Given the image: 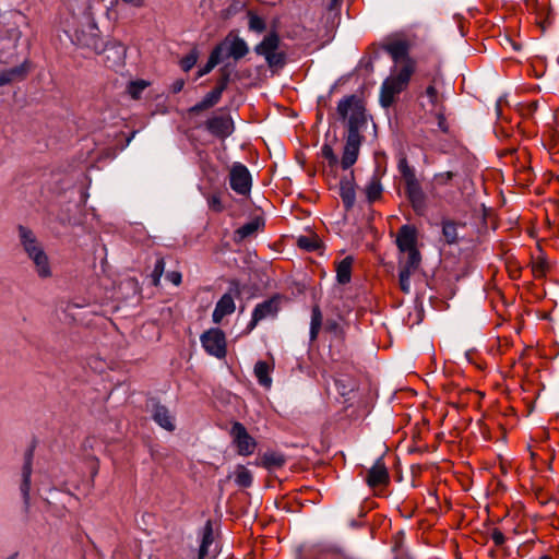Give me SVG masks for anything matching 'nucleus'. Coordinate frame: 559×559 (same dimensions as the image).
<instances>
[{
    "label": "nucleus",
    "mask_w": 559,
    "mask_h": 559,
    "mask_svg": "<svg viewBox=\"0 0 559 559\" xmlns=\"http://www.w3.org/2000/svg\"><path fill=\"white\" fill-rule=\"evenodd\" d=\"M414 41L406 36L396 35L385 40L383 49L391 56L394 66L390 75L384 80L380 92V102L383 107H390L395 97L408 85L415 72V60L409 56Z\"/></svg>",
    "instance_id": "f257e3e1"
},
{
    "label": "nucleus",
    "mask_w": 559,
    "mask_h": 559,
    "mask_svg": "<svg viewBox=\"0 0 559 559\" xmlns=\"http://www.w3.org/2000/svg\"><path fill=\"white\" fill-rule=\"evenodd\" d=\"M337 112L344 120L347 119V135L341 166L343 169H348L357 162L362 141L360 132L366 127L367 121L364 107L355 96L340 100Z\"/></svg>",
    "instance_id": "f03ea898"
},
{
    "label": "nucleus",
    "mask_w": 559,
    "mask_h": 559,
    "mask_svg": "<svg viewBox=\"0 0 559 559\" xmlns=\"http://www.w3.org/2000/svg\"><path fill=\"white\" fill-rule=\"evenodd\" d=\"M73 41L76 45L99 52L103 49V40L99 36V29L92 16L86 17L85 24L74 31Z\"/></svg>",
    "instance_id": "7ed1b4c3"
},
{
    "label": "nucleus",
    "mask_w": 559,
    "mask_h": 559,
    "mask_svg": "<svg viewBox=\"0 0 559 559\" xmlns=\"http://www.w3.org/2000/svg\"><path fill=\"white\" fill-rule=\"evenodd\" d=\"M421 255L418 250L404 252L399 259L400 272L399 282L401 289L408 294L411 292V276L418 270Z\"/></svg>",
    "instance_id": "20e7f679"
},
{
    "label": "nucleus",
    "mask_w": 559,
    "mask_h": 559,
    "mask_svg": "<svg viewBox=\"0 0 559 559\" xmlns=\"http://www.w3.org/2000/svg\"><path fill=\"white\" fill-rule=\"evenodd\" d=\"M230 437L233 444L237 449V453L242 456H249L254 453L257 442L252 436L249 435L246 427L236 421L231 425Z\"/></svg>",
    "instance_id": "39448f33"
},
{
    "label": "nucleus",
    "mask_w": 559,
    "mask_h": 559,
    "mask_svg": "<svg viewBox=\"0 0 559 559\" xmlns=\"http://www.w3.org/2000/svg\"><path fill=\"white\" fill-rule=\"evenodd\" d=\"M200 340L207 354L216 358L226 356V337L222 330L210 329L201 335Z\"/></svg>",
    "instance_id": "423d86ee"
},
{
    "label": "nucleus",
    "mask_w": 559,
    "mask_h": 559,
    "mask_svg": "<svg viewBox=\"0 0 559 559\" xmlns=\"http://www.w3.org/2000/svg\"><path fill=\"white\" fill-rule=\"evenodd\" d=\"M230 188L238 194L246 195L251 189V175L248 168L240 164L235 163L229 171Z\"/></svg>",
    "instance_id": "0eeeda50"
},
{
    "label": "nucleus",
    "mask_w": 559,
    "mask_h": 559,
    "mask_svg": "<svg viewBox=\"0 0 559 559\" xmlns=\"http://www.w3.org/2000/svg\"><path fill=\"white\" fill-rule=\"evenodd\" d=\"M280 296H274L261 304H258L253 309L249 329L252 330L261 320L275 317L280 310Z\"/></svg>",
    "instance_id": "6e6552de"
},
{
    "label": "nucleus",
    "mask_w": 559,
    "mask_h": 559,
    "mask_svg": "<svg viewBox=\"0 0 559 559\" xmlns=\"http://www.w3.org/2000/svg\"><path fill=\"white\" fill-rule=\"evenodd\" d=\"M17 234L20 243L28 258L38 255V253L45 251L43 243L28 227L20 225L17 227Z\"/></svg>",
    "instance_id": "1a4fd4ad"
},
{
    "label": "nucleus",
    "mask_w": 559,
    "mask_h": 559,
    "mask_svg": "<svg viewBox=\"0 0 559 559\" xmlns=\"http://www.w3.org/2000/svg\"><path fill=\"white\" fill-rule=\"evenodd\" d=\"M418 235L417 229L413 225H403L396 235V246L401 253L409 252L417 249Z\"/></svg>",
    "instance_id": "9d476101"
},
{
    "label": "nucleus",
    "mask_w": 559,
    "mask_h": 559,
    "mask_svg": "<svg viewBox=\"0 0 559 559\" xmlns=\"http://www.w3.org/2000/svg\"><path fill=\"white\" fill-rule=\"evenodd\" d=\"M390 476L382 457L377 459L374 464L369 468L366 481L370 488L386 485Z\"/></svg>",
    "instance_id": "9b49d317"
},
{
    "label": "nucleus",
    "mask_w": 559,
    "mask_h": 559,
    "mask_svg": "<svg viewBox=\"0 0 559 559\" xmlns=\"http://www.w3.org/2000/svg\"><path fill=\"white\" fill-rule=\"evenodd\" d=\"M206 129L213 135L224 139L233 132V120L228 116H215L207 120Z\"/></svg>",
    "instance_id": "f8f14e48"
},
{
    "label": "nucleus",
    "mask_w": 559,
    "mask_h": 559,
    "mask_svg": "<svg viewBox=\"0 0 559 559\" xmlns=\"http://www.w3.org/2000/svg\"><path fill=\"white\" fill-rule=\"evenodd\" d=\"M217 47H222V52L227 51V56L236 60L245 57L249 49L246 41L237 36H227Z\"/></svg>",
    "instance_id": "ddd939ff"
},
{
    "label": "nucleus",
    "mask_w": 559,
    "mask_h": 559,
    "mask_svg": "<svg viewBox=\"0 0 559 559\" xmlns=\"http://www.w3.org/2000/svg\"><path fill=\"white\" fill-rule=\"evenodd\" d=\"M236 305L230 294H224L221 299L216 302L212 318L213 322L218 324L221 321L231 313H234Z\"/></svg>",
    "instance_id": "4468645a"
},
{
    "label": "nucleus",
    "mask_w": 559,
    "mask_h": 559,
    "mask_svg": "<svg viewBox=\"0 0 559 559\" xmlns=\"http://www.w3.org/2000/svg\"><path fill=\"white\" fill-rule=\"evenodd\" d=\"M152 417L162 428L168 431H173L175 429L174 416L170 414L166 406L154 403L152 408Z\"/></svg>",
    "instance_id": "2eb2a0df"
},
{
    "label": "nucleus",
    "mask_w": 559,
    "mask_h": 559,
    "mask_svg": "<svg viewBox=\"0 0 559 559\" xmlns=\"http://www.w3.org/2000/svg\"><path fill=\"white\" fill-rule=\"evenodd\" d=\"M28 259L32 261L35 272L39 278L46 280L52 276V267L46 251Z\"/></svg>",
    "instance_id": "dca6fc26"
},
{
    "label": "nucleus",
    "mask_w": 559,
    "mask_h": 559,
    "mask_svg": "<svg viewBox=\"0 0 559 559\" xmlns=\"http://www.w3.org/2000/svg\"><path fill=\"white\" fill-rule=\"evenodd\" d=\"M224 90H225V84H221V85L216 86L213 91L207 93L200 103H198L193 107H191L189 109V111L190 112H199V111H202V110L213 107L215 104H217L219 102Z\"/></svg>",
    "instance_id": "f3484780"
},
{
    "label": "nucleus",
    "mask_w": 559,
    "mask_h": 559,
    "mask_svg": "<svg viewBox=\"0 0 559 559\" xmlns=\"http://www.w3.org/2000/svg\"><path fill=\"white\" fill-rule=\"evenodd\" d=\"M200 547L198 559H206L209 556V548L214 542L213 526L211 521H206L205 525L201 528L200 533Z\"/></svg>",
    "instance_id": "a211bd4d"
},
{
    "label": "nucleus",
    "mask_w": 559,
    "mask_h": 559,
    "mask_svg": "<svg viewBox=\"0 0 559 559\" xmlns=\"http://www.w3.org/2000/svg\"><path fill=\"white\" fill-rule=\"evenodd\" d=\"M405 189L409 201L415 209L424 205L425 197L417 179L405 183Z\"/></svg>",
    "instance_id": "6ab92c4d"
},
{
    "label": "nucleus",
    "mask_w": 559,
    "mask_h": 559,
    "mask_svg": "<svg viewBox=\"0 0 559 559\" xmlns=\"http://www.w3.org/2000/svg\"><path fill=\"white\" fill-rule=\"evenodd\" d=\"M272 369H273V367L270 364H267L266 361L260 360L254 365V369H253L254 376H255L259 384L266 389L271 388V385H272V378L270 376Z\"/></svg>",
    "instance_id": "aec40b11"
},
{
    "label": "nucleus",
    "mask_w": 559,
    "mask_h": 559,
    "mask_svg": "<svg viewBox=\"0 0 559 559\" xmlns=\"http://www.w3.org/2000/svg\"><path fill=\"white\" fill-rule=\"evenodd\" d=\"M280 38L276 34H270L255 47V52L264 58L278 49Z\"/></svg>",
    "instance_id": "412c9836"
},
{
    "label": "nucleus",
    "mask_w": 559,
    "mask_h": 559,
    "mask_svg": "<svg viewBox=\"0 0 559 559\" xmlns=\"http://www.w3.org/2000/svg\"><path fill=\"white\" fill-rule=\"evenodd\" d=\"M340 194L346 209H350L355 204V187L353 180L343 179L340 183Z\"/></svg>",
    "instance_id": "4be33fe9"
},
{
    "label": "nucleus",
    "mask_w": 559,
    "mask_h": 559,
    "mask_svg": "<svg viewBox=\"0 0 559 559\" xmlns=\"http://www.w3.org/2000/svg\"><path fill=\"white\" fill-rule=\"evenodd\" d=\"M353 258L346 257L336 264V278L340 284H347L352 277Z\"/></svg>",
    "instance_id": "5701e85b"
},
{
    "label": "nucleus",
    "mask_w": 559,
    "mask_h": 559,
    "mask_svg": "<svg viewBox=\"0 0 559 559\" xmlns=\"http://www.w3.org/2000/svg\"><path fill=\"white\" fill-rule=\"evenodd\" d=\"M382 191L383 188L379 177L377 175H373L365 187V193L368 202L372 203L379 200L382 195Z\"/></svg>",
    "instance_id": "b1692460"
},
{
    "label": "nucleus",
    "mask_w": 559,
    "mask_h": 559,
    "mask_svg": "<svg viewBox=\"0 0 559 559\" xmlns=\"http://www.w3.org/2000/svg\"><path fill=\"white\" fill-rule=\"evenodd\" d=\"M31 476H32V464L28 459L22 469V484H21V492L24 499V503L28 506L29 502V490H31Z\"/></svg>",
    "instance_id": "393cba45"
},
{
    "label": "nucleus",
    "mask_w": 559,
    "mask_h": 559,
    "mask_svg": "<svg viewBox=\"0 0 559 559\" xmlns=\"http://www.w3.org/2000/svg\"><path fill=\"white\" fill-rule=\"evenodd\" d=\"M25 72L26 71L23 67H15L9 70L0 71V86L9 84L15 79H23Z\"/></svg>",
    "instance_id": "a878e982"
},
{
    "label": "nucleus",
    "mask_w": 559,
    "mask_h": 559,
    "mask_svg": "<svg viewBox=\"0 0 559 559\" xmlns=\"http://www.w3.org/2000/svg\"><path fill=\"white\" fill-rule=\"evenodd\" d=\"M442 235L447 243H456L459 240L457 224L452 221L442 223Z\"/></svg>",
    "instance_id": "bb28decb"
},
{
    "label": "nucleus",
    "mask_w": 559,
    "mask_h": 559,
    "mask_svg": "<svg viewBox=\"0 0 559 559\" xmlns=\"http://www.w3.org/2000/svg\"><path fill=\"white\" fill-rule=\"evenodd\" d=\"M322 325V312L318 306H314L311 311L310 322V338L316 340Z\"/></svg>",
    "instance_id": "cd10ccee"
},
{
    "label": "nucleus",
    "mask_w": 559,
    "mask_h": 559,
    "mask_svg": "<svg viewBox=\"0 0 559 559\" xmlns=\"http://www.w3.org/2000/svg\"><path fill=\"white\" fill-rule=\"evenodd\" d=\"M222 47H215L211 52L206 64L200 70L199 75L202 76L211 72L222 61Z\"/></svg>",
    "instance_id": "c85d7f7f"
},
{
    "label": "nucleus",
    "mask_w": 559,
    "mask_h": 559,
    "mask_svg": "<svg viewBox=\"0 0 559 559\" xmlns=\"http://www.w3.org/2000/svg\"><path fill=\"white\" fill-rule=\"evenodd\" d=\"M253 480L251 472L242 465H239L235 472V483L240 487L251 486Z\"/></svg>",
    "instance_id": "c756f323"
},
{
    "label": "nucleus",
    "mask_w": 559,
    "mask_h": 559,
    "mask_svg": "<svg viewBox=\"0 0 559 559\" xmlns=\"http://www.w3.org/2000/svg\"><path fill=\"white\" fill-rule=\"evenodd\" d=\"M260 227L259 219H252L236 230V237L238 240H243L247 237L253 235Z\"/></svg>",
    "instance_id": "7c9ffc66"
},
{
    "label": "nucleus",
    "mask_w": 559,
    "mask_h": 559,
    "mask_svg": "<svg viewBox=\"0 0 559 559\" xmlns=\"http://www.w3.org/2000/svg\"><path fill=\"white\" fill-rule=\"evenodd\" d=\"M148 86V82L144 80L132 81L128 85V93L133 99H139L142 92Z\"/></svg>",
    "instance_id": "2f4dec72"
},
{
    "label": "nucleus",
    "mask_w": 559,
    "mask_h": 559,
    "mask_svg": "<svg viewBox=\"0 0 559 559\" xmlns=\"http://www.w3.org/2000/svg\"><path fill=\"white\" fill-rule=\"evenodd\" d=\"M262 460L267 467H281L285 464V457L277 453H265Z\"/></svg>",
    "instance_id": "473e14b6"
},
{
    "label": "nucleus",
    "mask_w": 559,
    "mask_h": 559,
    "mask_svg": "<svg viewBox=\"0 0 559 559\" xmlns=\"http://www.w3.org/2000/svg\"><path fill=\"white\" fill-rule=\"evenodd\" d=\"M399 170L405 180V183L417 179L414 169L408 165L406 158H402L399 162Z\"/></svg>",
    "instance_id": "72a5a7b5"
},
{
    "label": "nucleus",
    "mask_w": 559,
    "mask_h": 559,
    "mask_svg": "<svg viewBox=\"0 0 559 559\" xmlns=\"http://www.w3.org/2000/svg\"><path fill=\"white\" fill-rule=\"evenodd\" d=\"M270 68H282L285 64V53L278 49L265 57Z\"/></svg>",
    "instance_id": "f704fd0d"
},
{
    "label": "nucleus",
    "mask_w": 559,
    "mask_h": 559,
    "mask_svg": "<svg viewBox=\"0 0 559 559\" xmlns=\"http://www.w3.org/2000/svg\"><path fill=\"white\" fill-rule=\"evenodd\" d=\"M298 246L308 251L316 250L319 247V241L317 238L301 236L298 238Z\"/></svg>",
    "instance_id": "c9c22d12"
},
{
    "label": "nucleus",
    "mask_w": 559,
    "mask_h": 559,
    "mask_svg": "<svg viewBox=\"0 0 559 559\" xmlns=\"http://www.w3.org/2000/svg\"><path fill=\"white\" fill-rule=\"evenodd\" d=\"M249 28L255 32H262L265 28V23L262 17L254 13H249Z\"/></svg>",
    "instance_id": "e433bc0d"
},
{
    "label": "nucleus",
    "mask_w": 559,
    "mask_h": 559,
    "mask_svg": "<svg viewBox=\"0 0 559 559\" xmlns=\"http://www.w3.org/2000/svg\"><path fill=\"white\" fill-rule=\"evenodd\" d=\"M454 177V174L452 171H443L436 174L433 177V182L437 186H445L448 185Z\"/></svg>",
    "instance_id": "4c0bfd02"
},
{
    "label": "nucleus",
    "mask_w": 559,
    "mask_h": 559,
    "mask_svg": "<svg viewBox=\"0 0 559 559\" xmlns=\"http://www.w3.org/2000/svg\"><path fill=\"white\" fill-rule=\"evenodd\" d=\"M197 60H198L197 53L195 52H191L190 55L186 56L181 60V68L185 71H189L190 69H192L194 67V64L197 63Z\"/></svg>",
    "instance_id": "58836bf2"
},
{
    "label": "nucleus",
    "mask_w": 559,
    "mask_h": 559,
    "mask_svg": "<svg viewBox=\"0 0 559 559\" xmlns=\"http://www.w3.org/2000/svg\"><path fill=\"white\" fill-rule=\"evenodd\" d=\"M207 204L210 209H212L215 212H222L223 211V204L221 201V197L218 194H212L207 198Z\"/></svg>",
    "instance_id": "ea45409f"
},
{
    "label": "nucleus",
    "mask_w": 559,
    "mask_h": 559,
    "mask_svg": "<svg viewBox=\"0 0 559 559\" xmlns=\"http://www.w3.org/2000/svg\"><path fill=\"white\" fill-rule=\"evenodd\" d=\"M425 95L428 98V100L432 107H436L439 104V96H438V92L435 86L429 85L426 88Z\"/></svg>",
    "instance_id": "a19ab883"
},
{
    "label": "nucleus",
    "mask_w": 559,
    "mask_h": 559,
    "mask_svg": "<svg viewBox=\"0 0 559 559\" xmlns=\"http://www.w3.org/2000/svg\"><path fill=\"white\" fill-rule=\"evenodd\" d=\"M322 155L324 158L329 160L330 165H334L337 163V157L330 145H323Z\"/></svg>",
    "instance_id": "79ce46f5"
},
{
    "label": "nucleus",
    "mask_w": 559,
    "mask_h": 559,
    "mask_svg": "<svg viewBox=\"0 0 559 559\" xmlns=\"http://www.w3.org/2000/svg\"><path fill=\"white\" fill-rule=\"evenodd\" d=\"M491 539L496 546H502L506 542L504 534L499 530H493L491 533Z\"/></svg>",
    "instance_id": "37998d69"
},
{
    "label": "nucleus",
    "mask_w": 559,
    "mask_h": 559,
    "mask_svg": "<svg viewBox=\"0 0 559 559\" xmlns=\"http://www.w3.org/2000/svg\"><path fill=\"white\" fill-rule=\"evenodd\" d=\"M167 280L178 286L181 283V274L179 272H169L167 274Z\"/></svg>",
    "instance_id": "c03bdc74"
},
{
    "label": "nucleus",
    "mask_w": 559,
    "mask_h": 559,
    "mask_svg": "<svg viewBox=\"0 0 559 559\" xmlns=\"http://www.w3.org/2000/svg\"><path fill=\"white\" fill-rule=\"evenodd\" d=\"M533 272H534L535 276L544 275V273H545V265H544V263L540 262V263L534 264Z\"/></svg>",
    "instance_id": "a18cd8bd"
},
{
    "label": "nucleus",
    "mask_w": 559,
    "mask_h": 559,
    "mask_svg": "<svg viewBox=\"0 0 559 559\" xmlns=\"http://www.w3.org/2000/svg\"><path fill=\"white\" fill-rule=\"evenodd\" d=\"M164 266H165V263L163 260H158L155 264V270H154V273L157 275V276H160V274L163 273L164 271Z\"/></svg>",
    "instance_id": "49530a36"
},
{
    "label": "nucleus",
    "mask_w": 559,
    "mask_h": 559,
    "mask_svg": "<svg viewBox=\"0 0 559 559\" xmlns=\"http://www.w3.org/2000/svg\"><path fill=\"white\" fill-rule=\"evenodd\" d=\"M182 85H183V83H182V82H178V83H176V85L174 86V91H175V92H179V91L182 88Z\"/></svg>",
    "instance_id": "de8ad7c7"
},
{
    "label": "nucleus",
    "mask_w": 559,
    "mask_h": 559,
    "mask_svg": "<svg viewBox=\"0 0 559 559\" xmlns=\"http://www.w3.org/2000/svg\"><path fill=\"white\" fill-rule=\"evenodd\" d=\"M539 559H551L549 556H542Z\"/></svg>",
    "instance_id": "09e8293b"
},
{
    "label": "nucleus",
    "mask_w": 559,
    "mask_h": 559,
    "mask_svg": "<svg viewBox=\"0 0 559 559\" xmlns=\"http://www.w3.org/2000/svg\"><path fill=\"white\" fill-rule=\"evenodd\" d=\"M340 0H331L333 4H336Z\"/></svg>",
    "instance_id": "8fccbe9b"
}]
</instances>
